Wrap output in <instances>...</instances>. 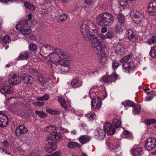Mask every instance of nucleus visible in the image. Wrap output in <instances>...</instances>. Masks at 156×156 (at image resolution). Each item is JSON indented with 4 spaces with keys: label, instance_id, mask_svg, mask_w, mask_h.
Masks as SVG:
<instances>
[{
    "label": "nucleus",
    "instance_id": "nucleus-1",
    "mask_svg": "<svg viewBox=\"0 0 156 156\" xmlns=\"http://www.w3.org/2000/svg\"><path fill=\"white\" fill-rule=\"evenodd\" d=\"M94 24L91 20H84L81 27L82 35L87 41H89L92 37H98V32L94 27Z\"/></svg>",
    "mask_w": 156,
    "mask_h": 156
},
{
    "label": "nucleus",
    "instance_id": "nucleus-2",
    "mask_svg": "<svg viewBox=\"0 0 156 156\" xmlns=\"http://www.w3.org/2000/svg\"><path fill=\"white\" fill-rule=\"evenodd\" d=\"M62 138L61 135L57 132H52L51 134L48 135L46 138L48 144L45 148L46 151L50 153L55 150L57 147L55 142L59 141Z\"/></svg>",
    "mask_w": 156,
    "mask_h": 156
},
{
    "label": "nucleus",
    "instance_id": "nucleus-3",
    "mask_svg": "<svg viewBox=\"0 0 156 156\" xmlns=\"http://www.w3.org/2000/svg\"><path fill=\"white\" fill-rule=\"evenodd\" d=\"M97 37H92L91 44L96 54L101 58L100 59L101 61V59H105V55L107 53V48L105 46L102 45L101 41L97 38Z\"/></svg>",
    "mask_w": 156,
    "mask_h": 156
},
{
    "label": "nucleus",
    "instance_id": "nucleus-4",
    "mask_svg": "<svg viewBox=\"0 0 156 156\" xmlns=\"http://www.w3.org/2000/svg\"><path fill=\"white\" fill-rule=\"evenodd\" d=\"M96 21L97 23L100 26L109 27L113 23L114 18L111 14L105 12L98 15Z\"/></svg>",
    "mask_w": 156,
    "mask_h": 156
},
{
    "label": "nucleus",
    "instance_id": "nucleus-5",
    "mask_svg": "<svg viewBox=\"0 0 156 156\" xmlns=\"http://www.w3.org/2000/svg\"><path fill=\"white\" fill-rule=\"evenodd\" d=\"M59 60L57 62H52L51 63V66L52 68L60 67L63 66L70 68V63L69 62L71 57L68 54L64 51L62 55L59 56Z\"/></svg>",
    "mask_w": 156,
    "mask_h": 156
},
{
    "label": "nucleus",
    "instance_id": "nucleus-6",
    "mask_svg": "<svg viewBox=\"0 0 156 156\" xmlns=\"http://www.w3.org/2000/svg\"><path fill=\"white\" fill-rule=\"evenodd\" d=\"M112 124L106 122L104 126V129L110 135L114 134L116 129L120 127L121 124V121L116 118L112 119Z\"/></svg>",
    "mask_w": 156,
    "mask_h": 156
},
{
    "label": "nucleus",
    "instance_id": "nucleus-7",
    "mask_svg": "<svg viewBox=\"0 0 156 156\" xmlns=\"http://www.w3.org/2000/svg\"><path fill=\"white\" fill-rule=\"evenodd\" d=\"M133 19L136 23L144 24L147 22L144 14L141 12L137 11H134L133 13Z\"/></svg>",
    "mask_w": 156,
    "mask_h": 156
},
{
    "label": "nucleus",
    "instance_id": "nucleus-8",
    "mask_svg": "<svg viewBox=\"0 0 156 156\" xmlns=\"http://www.w3.org/2000/svg\"><path fill=\"white\" fill-rule=\"evenodd\" d=\"M21 79L22 77H20L18 75L13 74L12 76L9 77L8 80L6 81L7 83L6 84H4L3 85H5V86L13 85L20 83Z\"/></svg>",
    "mask_w": 156,
    "mask_h": 156
},
{
    "label": "nucleus",
    "instance_id": "nucleus-9",
    "mask_svg": "<svg viewBox=\"0 0 156 156\" xmlns=\"http://www.w3.org/2000/svg\"><path fill=\"white\" fill-rule=\"evenodd\" d=\"M156 145V140L153 138L149 137L145 142V147L148 150L155 148Z\"/></svg>",
    "mask_w": 156,
    "mask_h": 156
},
{
    "label": "nucleus",
    "instance_id": "nucleus-10",
    "mask_svg": "<svg viewBox=\"0 0 156 156\" xmlns=\"http://www.w3.org/2000/svg\"><path fill=\"white\" fill-rule=\"evenodd\" d=\"M27 131V129L26 126L21 125L17 127L15 132L16 136H21L26 134Z\"/></svg>",
    "mask_w": 156,
    "mask_h": 156
},
{
    "label": "nucleus",
    "instance_id": "nucleus-11",
    "mask_svg": "<svg viewBox=\"0 0 156 156\" xmlns=\"http://www.w3.org/2000/svg\"><path fill=\"white\" fill-rule=\"evenodd\" d=\"M106 144L109 147L111 150H113L116 152H117L121 150L120 145L116 143L114 141L107 142Z\"/></svg>",
    "mask_w": 156,
    "mask_h": 156
},
{
    "label": "nucleus",
    "instance_id": "nucleus-12",
    "mask_svg": "<svg viewBox=\"0 0 156 156\" xmlns=\"http://www.w3.org/2000/svg\"><path fill=\"white\" fill-rule=\"evenodd\" d=\"M118 75L114 72L112 74L108 76H103L101 78V80L105 83H109L113 81L117 77Z\"/></svg>",
    "mask_w": 156,
    "mask_h": 156
},
{
    "label": "nucleus",
    "instance_id": "nucleus-13",
    "mask_svg": "<svg viewBox=\"0 0 156 156\" xmlns=\"http://www.w3.org/2000/svg\"><path fill=\"white\" fill-rule=\"evenodd\" d=\"M54 47L48 45H44L42 46L40 50V53L41 55L44 57V55L48 54L49 51L53 50Z\"/></svg>",
    "mask_w": 156,
    "mask_h": 156
},
{
    "label": "nucleus",
    "instance_id": "nucleus-14",
    "mask_svg": "<svg viewBox=\"0 0 156 156\" xmlns=\"http://www.w3.org/2000/svg\"><path fill=\"white\" fill-rule=\"evenodd\" d=\"M127 105L129 107H132L134 108L133 110V114H138L140 111V106L138 105H136V104L133 102L131 101H127Z\"/></svg>",
    "mask_w": 156,
    "mask_h": 156
},
{
    "label": "nucleus",
    "instance_id": "nucleus-15",
    "mask_svg": "<svg viewBox=\"0 0 156 156\" xmlns=\"http://www.w3.org/2000/svg\"><path fill=\"white\" fill-rule=\"evenodd\" d=\"M8 124L7 116L5 114L0 113V126L5 127Z\"/></svg>",
    "mask_w": 156,
    "mask_h": 156
},
{
    "label": "nucleus",
    "instance_id": "nucleus-16",
    "mask_svg": "<svg viewBox=\"0 0 156 156\" xmlns=\"http://www.w3.org/2000/svg\"><path fill=\"white\" fill-rule=\"evenodd\" d=\"M91 102L92 106L95 108H100L102 104L101 99L98 97H97L96 98L93 99Z\"/></svg>",
    "mask_w": 156,
    "mask_h": 156
},
{
    "label": "nucleus",
    "instance_id": "nucleus-17",
    "mask_svg": "<svg viewBox=\"0 0 156 156\" xmlns=\"http://www.w3.org/2000/svg\"><path fill=\"white\" fill-rule=\"evenodd\" d=\"M125 50L123 45L120 43H118L116 45V49L115 50V53L120 55L124 54Z\"/></svg>",
    "mask_w": 156,
    "mask_h": 156
},
{
    "label": "nucleus",
    "instance_id": "nucleus-18",
    "mask_svg": "<svg viewBox=\"0 0 156 156\" xmlns=\"http://www.w3.org/2000/svg\"><path fill=\"white\" fill-rule=\"evenodd\" d=\"M126 36L129 39L133 42H134L136 39L137 37L135 33L130 30H126Z\"/></svg>",
    "mask_w": 156,
    "mask_h": 156
},
{
    "label": "nucleus",
    "instance_id": "nucleus-19",
    "mask_svg": "<svg viewBox=\"0 0 156 156\" xmlns=\"http://www.w3.org/2000/svg\"><path fill=\"white\" fill-rule=\"evenodd\" d=\"M148 11L150 12H151L153 15H156V0H154L150 3Z\"/></svg>",
    "mask_w": 156,
    "mask_h": 156
},
{
    "label": "nucleus",
    "instance_id": "nucleus-20",
    "mask_svg": "<svg viewBox=\"0 0 156 156\" xmlns=\"http://www.w3.org/2000/svg\"><path fill=\"white\" fill-rule=\"evenodd\" d=\"M102 129H98L95 133V135L97 136V138L98 140L103 139L105 137V132H107L105 130Z\"/></svg>",
    "mask_w": 156,
    "mask_h": 156
},
{
    "label": "nucleus",
    "instance_id": "nucleus-21",
    "mask_svg": "<svg viewBox=\"0 0 156 156\" xmlns=\"http://www.w3.org/2000/svg\"><path fill=\"white\" fill-rule=\"evenodd\" d=\"M91 139V137L90 136L82 135L80 136L78 140L81 144H84L89 142Z\"/></svg>",
    "mask_w": 156,
    "mask_h": 156
},
{
    "label": "nucleus",
    "instance_id": "nucleus-22",
    "mask_svg": "<svg viewBox=\"0 0 156 156\" xmlns=\"http://www.w3.org/2000/svg\"><path fill=\"white\" fill-rule=\"evenodd\" d=\"M21 77L22 79L27 84H31L34 82L33 78L27 74L22 75Z\"/></svg>",
    "mask_w": 156,
    "mask_h": 156
},
{
    "label": "nucleus",
    "instance_id": "nucleus-23",
    "mask_svg": "<svg viewBox=\"0 0 156 156\" xmlns=\"http://www.w3.org/2000/svg\"><path fill=\"white\" fill-rule=\"evenodd\" d=\"M71 84L73 87L76 88L81 86L82 84V82L79 78H76L72 80Z\"/></svg>",
    "mask_w": 156,
    "mask_h": 156
},
{
    "label": "nucleus",
    "instance_id": "nucleus-24",
    "mask_svg": "<svg viewBox=\"0 0 156 156\" xmlns=\"http://www.w3.org/2000/svg\"><path fill=\"white\" fill-rule=\"evenodd\" d=\"M142 149L140 147H134L131 150V152L135 156H139L140 155Z\"/></svg>",
    "mask_w": 156,
    "mask_h": 156
},
{
    "label": "nucleus",
    "instance_id": "nucleus-25",
    "mask_svg": "<svg viewBox=\"0 0 156 156\" xmlns=\"http://www.w3.org/2000/svg\"><path fill=\"white\" fill-rule=\"evenodd\" d=\"M29 54L26 52H22L20 53L19 55L16 58L17 60H26L29 57Z\"/></svg>",
    "mask_w": 156,
    "mask_h": 156
},
{
    "label": "nucleus",
    "instance_id": "nucleus-26",
    "mask_svg": "<svg viewBox=\"0 0 156 156\" xmlns=\"http://www.w3.org/2000/svg\"><path fill=\"white\" fill-rule=\"evenodd\" d=\"M6 81H4L1 80L0 79V86H1L2 87L0 89V92L3 94H6V91L7 89V87L8 86H5V85H3L4 84H6L7 83Z\"/></svg>",
    "mask_w": 156,
    "mask_h": 156
},
{
    "label": "nucleus",
    "instance_id": "nucleus-27",
    "mask_svg": "<svg viewBox=\"0 0 156 156\" xmlns=\"http://www.w3.org/2000/svg\"><path fill=\"white\" fill-rule=\"evenodd\" d=\"M28 25V22L27 20H25L22 22H20L19 24L16 26V29L19 30L20 31L22 29V28Z\"/></svg>",
    "mask_w": 156,
    "mask_h": 156
},
{
    "label": "nucleus",
    "instance_id": "nucleus-28",
    "mask_svg": "<svg viewBox=\"0 0 156 156\" xmlns=\"http://www.w3.org/2000/svg\"><path fill=\"white\" fill-rule=\"evenodd\" d=\"M68 147L70 148L74 149L76 148H80V145L77 143L73 142H69L67 145Z\"/></svg>",
    "mask_w": 156,
    "mask_h": 156
},
{
    "label": "nucleus",
    "instance_id": "nucleus-29",
    "mask_svg": "<svg viewBox=\"0 0 156 156\" xmlns=\"http://www.w3.org/2000/svg\"><path fill=\"white\" fill-rule=\"evenodd\" d=\"M123 26L122 24L120 23L117 24L115 28L116 32L119 34L122 33L123 30Z\"/></svg>",
    "mask_w": 156,
    "mask_h": 156
},
{
    "label": "nucleus",
    "instance_id": "nucleus-30",
    "mask_svg": "<svg viewBox=\"0 0 156 156\" xmlns=\"http://www.w3.org/2000/svg\"><path fill=\"white\" fill-rule=\"evenodd\" d=\"M149 55L152 58H156V46H154L151 48Z\"/></svg>",
    "mask_w": 156,
    "mask_h": 156
},
{
    "label": "nucleus",
    "instance_id": "nucleus-31",
    "mask_svg": "<svg viewBox=\"0 0 156 156\" xmlns=\"http://www.w3.org/2000/svg\"><path fill=\"white\" fill-rule=\"evenodd\" d=\"M56 127L54 126H49L46 127L44 129V131L47 132H54L53 131L56 129Z\"/></svg>",
    "mask_w": 156,
    "mask_h": 156
},
{
    "label": "nucleus",
    "instance_id": "nucleus-32",
    "mask_svg": "<svg viewBox=\"0 0 156 156\" xmlns=\"http://www.w3.org/2000/svg\"><path fill=\"white\" fill-rule=\"evenodd\" d=\"M86 117L90 120H94L95 118V115L94 113L93 112H90L85 115Z\"/></svg>",
    "mask_w": 156,
    "mask_h": 156
},
{
    "label": "nucleus",
    "instance_id": "nucleus-33",
    "mask_svg": "<svg viewBox=\"0 0 156 156\" xmlns=\"http://www.w3.org/2000/svg\"><path fill=\"white\" fill-rule=\"evenodd\" d=\"M94 88H92L90 90L89 96L91 99L96 98L97 97H98V92H93V90H94Z\"/></svg>",
    "mask_w": 156,
    "mask_h": 156
},
{
    "label": "nucleus",
    "instance_id": "nucleus-34",
    "mask_svg": "<svg viewBox=\"0 0 156 156\" xmlns=\"http://www.w3.org/2000/svg\"><path fill=\"white\" fill-rule=\"evenodd\" d=\"M115 35L114 32L112 30H109L105 34L106 38L111 39Z\"/></svg>",
    "mask_w": 156,
    "mask_h": 156
},
{
    "label": "nucleus",
    "instance_id": "nucleus-35",
    "mask_svg": "<svg viewBox=\"0 0 156 156\" xmlns=\"http://www.w3.org/2000/svg\"><path fill=\"white\" fill-rule=\"evenodd\" d=\"M58 101L61 104V105L65 109L67 108L66 101L64 99L62 98H58Z\"/></svg>",
    "mask_w": 156,
    "mask_h": 156
},
{
    "label": "nucleus",
    "instance_id": "nucleus-36",
    "mask_svg": "<svg viewBox=\"0 0 156 156\" xmlns=\"http://www.w3.org/2000/svg\"><path fill=\"white\" fill-rule=\"evenodd\" d=\"M145 124L147 125H149L153 124H156L155 119H147L144 121Z\"/></svg>",
    "mask_w": 156,
    "mask_h": 156
},
{
    "label": "nucleus",
    "instance_id": "nucleus-37",
    "mask_svg": "<svg viewBox=\"0 0 156 156\" xmlns=\"http://www.w3.org/2000/svg\"><path fill=\"white\" fill-rule=\"evenodd\" d=\"M24 5L26 8L30 9L32 10H34L35 9L34 6L32 3L29 2H24Z\"/></svg>",
    "mask_w": 156,
    "mask_h": 156
},
{
    "label": "nucleus",
    "instance_id": "nucleus-38",
    "mask_svg": "<svg viewBox=\"0 0 156 156\" xmlns=\"http://www.w3.org/2000/svg\"><path fill=\"white\" fill-rule=\"evenodd\" d=\"M132 54H130L128 55L125 56L121 59L120 61L122 62H124L127 61L132 58Z\"/></svg>",
    "mask_w": 156,
    "mask_h": 156
},
{
    "label": "nucleus",
    "instance_id": "nucleus-39",
    "mask_svg": "<svg viewBox=\"0 0 156 156\" xmlns=\"http://www.w3.org/2000/svg\"><path fill=\"white\" fill-rule=\"evenodd\" d=\"M35 113L41 118H44L46 115V113L42 111H36Z\"/></svg>",
    "mask_w": 156,
    "mask_h": 156
},
{
    "label": "nucleus",
    "instance_id": "nucleus-40",
    "mask_svg": "<svg viewBox=\"0 0 156 156\" xmlns=\"http://www.w3.org/2000/svg\"><path fill=\"white\" fill-rule=\"evenodd\" d=\"M67 19V15L65 13H62L58 17V20L61 21H63Z\"/></svg>",
    "mask_w": 156,
    "mask_h": 156
},
{
    "label": "nucleus",
    "instance_id": "nucleus-41",
    "mask_svg": "<svg viewBox=\"0 0 156 156\" xmlns=\"http://www.w3.org/2000/svg\"><path fill=\"white\" fill-rule=\"evenodd\" d=\"M2 41L4 43L7 44L10 42L11 39L9 36L6 35L2 39Z\"/></svg>",
    "mask_w": 156,
    "mask_h": 156
},
{
    "label": "nucleus",
    "instance_id": "nucleus-42",
    "mask_svg": "<svg viewBox=\"0 0 156 156\" xmlns=\"http://www.w3.org/2000/svg\"><path fill=\"white\" fill-rule=\"evenodd\" d=\"M117 18L120 23L123 24L124 21V16L123 15L119 14L117 16Z\"/></svg>",
    "mask_w": 156,
    "mask_h": 156
},
{
    "label": "nucleus",
    "instance_id": "nucleus-43",
    "mask_svg": "<svg viewBox=\"0 0 156 156\" xmlns=\"http://www.w3.org/2000/svg\"><path fill=\"white\" fill-rule=\"evenodd\" d=\"M53 51V53H52L51 55L53 54V53H55L57 55H58L59 56L61 55L62 53H63L64 51H62L61 50L59 49H54L53 50H52Z\"/></svg>",
    "mask_w": 156,
    "mask_h": 156
},
{
    "label": "nucleus",
    "instance_id": "nucleus-44",
    "mask_svg": "<svg viewBox=\"0 0 156 156\" xmlns=\"http://www.w3.org/2000/svg\"><path fill=\"white\" fill-rule=\"evenodd\" d=\"M21 34L23 35L28 34L31 32V30L30 29H23L20 30Z\"/></svg>",
    "mask_w": 156,
    "mask_h": 156
},
{
    "label": "nucleus",
    "instance_id": "nucleus-45",
    "mask_svg": "<svg viewBox=\"0 0 156 156\" xmlns=\"http://www.w3.org/2000/svg\"><path fill=\"white\" fill-rule=\"evenodd\" d=\"M30 50L32 51H35L36 50L37 47L34 43L31 44L29 46Z\"/></svg>",
    "mask_w": 156,
    "mask_h": 156
},
{
    "label": "nucleus",
    "instance_id": "nucleus-46",
    "mask_svg": "<svg viewBox=\"0 0 156 156\" xmlns=\"http://www.w3.org/2000/svg\"><path fill=\"white\" fill-rule=\"evenodd\" d=\"M81 127L83 131L86 133H87L89 132V129L87 126L83 124H82Z\"/></svg>",
    "mask_w": 156,
    "mask_h": 156
},
{
    "label": "nucleus",
    "instance_id": "nucleus-47",
    "mask_svg": "<svg viewBox=\"0 0 156 156\" xmlns=\"http://www.w3.org/2000/svg\"><path fill=\"white\" fill-rule=\"evenodd\" d=\"M120 4L123 7L124 6L127 7V6L128 5V2L127 0H122L120 2Z\"/></svg>",
    "mask_w": 156,
    "mask_h": 156
},
{
    "label": "nucleus",
    "instance_id": "nucleus-48",
    "mask_svg": "<svg viewBox=\"0 0 156 156\" xmlns=\"http://www.w3.org/2000/svg\"><path fill=\"white\" fill-rule=\"evenodd\" d=\"M37 79L41 84H44L45 83V80L42 76L38 75L37 76Z\"/></svg>",
    "mask_w": 156,
    "mask_h": 156
},
{
    "label": "nucleus",
    "instance_id": "nucleus-49",
    "mask_svg": "<svg viewBox=\"0 0 156 156\" xmlns=\"http://www.w3.org/2000/svg\"><path fill=\"white\" fill-rule=\"evenodd\" d=\"M2 144L3 147L6 148H9V142L7 140H4L2 143Z\"/></svg>",
    "mask_w": 156,
    "mask_h": 156
},
{
    "label": "nucleus",
    "instance_id": "nucleus-50",
    "mask_svg": "<svg viewBox=\"0 0 156 156\" xmlns=\"http://www.w3.org/2000/svg\"><path fill=\"white\" fill-rule=\"evenodd\" d=\"M60 73L64 74L66 73H67L69 71V69H60Z\"/></svg>",
    "mask_w": 156,
    "mask_h": 156
},
{
    "label": "nucleus",
    "instance_id": "nucleus-51",
    "mask_svg": "<svg viewBox=\"0 0 156 156\" xmlns=\"http://www.w3.org/2000/svg\"><path fill=\"white\" fill-rule=\"evenodd\" d=\"M128 68H134L135 67L133 62H128Z\"/></svg>",
    "mask_w": 156,
    "mask_h": 156
},
{
    "label": "nucleus",
    "instance_id": "nucleus-52",
    "mask_svg": "<svg viewBox=\"0 0 156 156\" xmlns=\"http://www.w3.org/2000/svg\"><path fill=\"white\" fill-rule=\"evenodd\" d=\"M133 69H124V71L126 73H130L133 71Z\"/></svg>",
    "mask_w": 156,
    "mask_h": 156
},
{
    "label": "nucleus",
    "instance_id": "nucleus-53",
    "mask_svg": "<svg viewBox=\"0 0 156 156\" xmlns=\"http://www.w3.org/2000/svg\"><path fill=\"white\" fill-rule=\"evenodd\" d=\"M34 105L37 106H41L44 105V103L43 102H34Z\"/></svg>",
    "mask_w": 156,
    "mask_h": 156
},
{
    "label": "nucleus",
    "instance_id": "nucleus-54",
    "mask_svg": "<svg viewBox=\"0 0 156 156\" xmlns=\"http://www.w3.org/2000/svg\"><path fill=\"white\" fill-rule=\"evenodd\" d=\"M153 41H154L153 40V39L152 37L151 39H148L147 41V43L148 44L151 45L152 44L154 43Z\"/></svg>",
    "mask_w": 156,
    "mask_h": 156
},
{
    "label": "nucleus",
    "instance_id": "nucleus-55",
    "mask_svg": "<svg viewBox=\"0 0 156 156\" xmlns=\"http://www.w3.org/2000/svg\"><path fill=\"white\" fill-rule=\"evenodd\" d=\"M119 66V64L116 62H113L112 66L113 68H117Z\"/></svg>",
    "mask_w": 156,
    "mask_h": 156
},
{
    "label": "nucleus",
    "instance_id": "nucleus-56",
    "mask_svg": "<svg viewBox=\"0 0 156 156\" xmlns=\"http://www.w3.org/2000/svg\"><path fill=\"white\" fill-rule=\"evenodd\" d=\"M30 72L31 73H37L38 74V72L36 69H29Z\"/></svg>",
    "mask_w": 156,
    "mask_h": 156
},
{
    "label": "nucleus",
    "instance_id": "nucleus-57",
    "mask_svg": "<svg viewBox=\"0 0 156 156\" xmlns=\"http://www.w3.org/2000/svg\"><path fill=\"white\" fill-rule=\"evenodd\" d=\"M52 114L56 115L59 113L60 111L58 109H55V110H52Z\"/></svg>",
    "mask_w": 156,
    "mask_h": 156
},
{
    "label": "nucleus",
    "instance_id": "nucleus-58",
    "mask_svg": "<svg viewBox=\"0 0 156 156\" xmlns=\"http://www.w3.org/2000/svg\"><path fill=\"white\" fill-rule=\"evenodd\" d=\"M29 40H31L32 41H35L36 40V38L34 35H31L29 37Z\"/></svg>",
    "mask_w": 156,
    "mask_h": 156
},
{
    "label": "nucleus",
    "instance_id": "nucleus-59",
    "mask_svg": "<svg viewBox=\"0 0 156 156\" xmlns=\"http://www.w3.org/2000/svg\"><path fill=\"white\" fill-rule=\"evenodd\" d=\"M128 62H125L124 63L122 66L123 68H128Z\"/></svg>",
    "mask_w": 156,
    "mask_h": 156
},
{
    "label": "nucleus",
    "instance_id": "nucleus-60",
    "mask_svg": "<svg viewBox=\"0 0 156 156\" xmlns=\"http://www.w3.org/2000/svg\"><path fill=\"white\" fill-rule=\"evenodd\" d=\"M60 130L63 133H67L69 132L66 129L62 127L60 128Z\"/></svg>",
    "mask_w": 156,
    "mask_h": 156
},
{
    "label": "nucleus",
    "instance_id": "nucleus-61",
    "mask_svg": "<svg viewBox=\"0 0 156 156\" xmlns=\"http://www.w3.org/2000/svg\"><path fill=\"white\" fill-rule=\"evenodd\" d=\"M43 100V101L47 100L49 98V96L48 95H44V96L42 97Z\"/></svg>",
    "mask_w": 156,
    "mask_h": 156
},
{
    "label": "nucleus",
    "instance_id": "nucleus-62",
    "mask_svg": "<svg viewBox=\"0 0 156 156\" xmlns=\"http://www.w3.org/2000/svg\"><path fill=\"white\" fill-rule=\"evenodd\" d=\"M107 29L105 27H103L101 29V31L102 33H105L107 31Z\"/></svg>",
    "mask_w": 156,
    "mask_h": 156
},
{
    "label": "nucleus",
    "instance_id": "nucleus-63",
    "mask_svg": "<svg viewBox=\"0 0 156 156\" xmlns=\"http://www.w3.org/2000/svg\"><path fill=\"white\" fill-rule=\"evenodd\" d=\"M122 104L123 105V106L125 107V109L126 110H127V101H124V102H122Z\"/></svg>",
    "mask_w": 156,
    "mask_h": 156
},
{
    "label": "nucleus",
    "instance_id": "nucleus-64",
    "mask_svg": "<svg viewBox=\"0 0 156 156\" xmlns=\"http://www.w3.org/2000/svg\"><path fill=\"white\" fill-rule=\"evenodd\" d=\"M53 156H60V153L57 152H55L52 154Z\"/></svg>",
    "mask_w": 156,
    "mask_h": 156
}]
</instances>
